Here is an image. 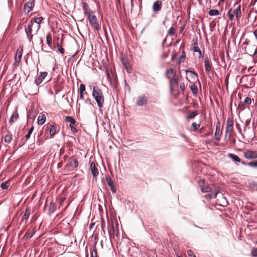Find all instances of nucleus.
<instances>
[{
  "label": "nucleus",
  "mask_w": 257,
  "mask_h": 257,
  "mask_svg": "<svg viewBox=\"0 0 257 257\" xmlns=\"http://www.w3.org/2000/svg\"><path fill=\"white\" fill-rule=\"evenodd\" d=\"M56 209L55 204L53 202H51L49 206L48 214L51 215L54 213Z\"/></svg>",
  "instance_id": "23"
},
{
  "label": "nucleus",
  "mask_w": 257,
  "mask_h": 257,
  "mask_svg": "<svg viewBox=\"0 0 257 257\" xmlns=\"http://www.w3.org/2000/svg\"><path fill=\"white\" fill-rule=\"evenodd\" d=\"M208 14L211 16H217L220 14V12L217 10H210L208 12Z\"/></svg>",
  "instance_id": "31"
},
{
  "label": "nucleus",
  "mask_w": 257,
  "mask_h": 257,
  "mask_svg": "<svg viewBox=\"0 0 257 257\" xmlns=\"http://www.w3.org/2000/svg\"><path fill=\"white\" fill-rule=\"evenodd\" d=\"M228 156L229 158H231L233 161L236 162H240V159L236 155L234 154L229 153L228 154Z\"/></svg>",
  "instance_id": "26"
},
{
  "label": "nucleus",
  "mask_w": 257,
  "mask_h": 257,
  "mask_svg": "<svg viewBox=\"0 0 257 257\" xmlns=\"http://www.w3.org/2000/svg\"><path fill=\"white\" fill-rule=\"evenodd\" d=\"M85 90V86L84 84H81L79 87L80 93H84Z\"/></svg>",
  "instance_id": "48"
},
{
  "label": "nucleus",
  "mask_w": 257,
  "mask_h": 257,
  "mask_svg": "<svg viewBox=\"0 0 257 257\" xmlns=\"http://www.w3.org/2000/svg\"><path fill=\"white\" fill-rule=\"evenodd\" d=\"M186 53H185V51H183L182 52V54L178 58V63H180L181 60L182 59H184V58H186Z\"/></svg>",
  "instance_id": "42"
},
{
  "label": "nucleus",
  "mask_w": 257,
  "mask_h": 257,
  "mask_svg": "<svg viewBox=\"0 0 257 257\" xmlns=\"http://www.w3.org/2000/svg\"><path fill=\"white\" fill-rule=\"evenodd\" d=\"M106 181L108 184V185L110 187L111 190L113 193H116V189L114 185L113 181L111 178L109 176H106Z\"/></svg>",
  "instance_id": "12"
},
{
  "label": "nucleus",
  "mask_w": 257,
  "mask_h": 257,
  "mask_svg": "<svg viewBox=\"0 0 257 257\" xmlns=\"http://www.w3.org/2000/svg\"><path fill=\"white\" fill-rule=\"evenodd\" d=\"M244 102L248 105L250 104L251 103V98L249 97H245L244 100Z\"/></svg>",
  "instance_id": "49"
},
{
  "label": "nucleus",
  "mask_w": 257,
  "mask_h": 257,
  "mask_svg": "<svg viewBox=\"0 0 257 257\" xmlns=\"http://www.w3.org/2000/svg\"><path fill=\"white\" fill-rule=\"evenodd\" d=\"M220 192V188L219 187L215 188L213 190L212 189V191L210 192L211 194L213 195L214 198H216L217 195Z\"/></svg>",
  "instance_id": "38"
},
{
  "label": "nucleus",
  "mask_w": 257,
  "mask_h": 257,
  "mask_svg": "<svg viewBox=\"0 0 257 257\" xmlns=\"http://www.w3.org/2000/svg\"><path fill=\"white\" fill-rule=\"evenodd\" d=\"M46 121V116L44 114L40 115L37 119V122L39 125L43 124Z\"/></svg>",
  "instance_id": "25"
},
{
  "label": "nucleus",
  "mask_w": 257,
  "mask_h": 257,
  "mask_svg": "<svg viewBox=\"0 0 257 257\" xmlns=\"http://www.w3.org/2000/svg\"><path fill=\"white\" fill-rule=\"evenodd\" d=\"M162 6V2L160 1H157L153 5V10L154 12H158L161 9Z\"/></svg>",
  "instance_id": "18"
},
{
  "label": "nucleus",
  "mask_w": 257,
  "mask_h": 257,
  "mask_svg": "<svg viewBox=\"0 0 257 257\" xmlns=\"http://www.w3.org/2000/svg\"><path fill=\"white\" fill-rule=\"evenodd\" d=\"M147 98L145 94L139 96L137 98L136 103L139 106H143L147 104Z\"/></svg>",
  "instance_id": "7"
},
{
  "label": "nucleus",
  "mask_w": 257,
  "mask_h": 257,
  "mask_svg": "<svg viewBox=\"0 0 257 257\" xmlns=\"http://www.w3.org/2000/svg\"><path fill=\"white\" fill-rule=\"evenodd\" d=\"M12 140V135L11 134L6 135L4 137V141L6 143H10Z\"/></svg>",
  "instance_id": "37"
},
{
  "label": "nucleus",
  "mask_w": 257,
  "mask_h": 257,
  "mask_svg": "<svg viewBox=\"0 0 257 257\" xmlns=\"http://www.w3.org/2000/svg\"><path fill=\"white\" fill-rule=\"evenodd\" d=\"M34 127L33 126H32L31 127V128L29 129L28 134L25 136V138L26 139V140H28V139H29L31 135L32 134V133H33V132L34 131Z\"/></svg>",
  "instance_id": "39"
},
{
  "label": "nucleus",
  "mask_w": 257,
  "mask_h": 257,
  "mask_svg": "<svg viewBox=\"0 0 257 257\" xmlns=\"http://www.w3.org/2000/svg\"><path fill=\"white\" fill-rule=\"evenodd\" d=\"M170 84L171 85V91H173L172 86L174 85L177 86L178 84V81L177 78H175L174 77L170 81Z\"/></svg>",
  "instance_id": "32"
},
{
  "label": "nucleus",
  "mask_w": 257,
  "mask_h": 257,
  "mask_svg": "<svg viewBox=\"0 0 257 257\" xmlns=\"http://www.w3.org/2000/svg\"><path fill=\"white\" fill-rule=\"evenodd\" d=\"M244 156L248 159H254L257 158V154L254 152H248L244 154Z\"/></svg>",
  "instance_id": "19"
},
{
  "label": "nucleus",
  "mask_w": 257,
  "mask_h": 257,
  "mask_svg": "<svg viewBox=\"0 0 257 257\" xmlns=\"http://www.w3.org/2000/svg\"><path fill=\"white\" fill-rule=\"evenodd\" d=\"M78 166V162L76 159L70 157L65 166V169L73 171Z\"/></svg>",
  "instance_id": "2"
},
{
  "label": "nucleus",
  "mask_w": 257,
  "mask_h": 257,
  "mask_svg": "<svg viewBox=\"0 0 257 257\" xmlns=\"http://www.w3.org/2000/svg\"><path fill=\"white\" fill-rule=\"evenodd\" d=\"M34 23L33 20H31L28 23L27 27H26L25 28V31L27 35V38L29 42L32 41L33 39V35L32 34V28L33 26Z\"/></svg>",
  "instance_id": "5"
},
{
  "label": "nucleus",
  "mask_w": 257,
  "mask_h": 257,
  "mask_svg": "<svg viewBox=\"0 0 257 257\" xmlns=\"http://www.w3.org/2000/svg\"><path fill=\"white\" fill-rule=\"evenodd\" d=\"M18 117H19V114L17 112V111H16V112L14 113L12 115V116L10 118V119L9 120V123L12 124L15 121V119H17Z\"/></svg>",
  "instance_id": "27"
},
{
  "label": "nucleus",
  "mask_w": 257,
  "mask_h": 257,
  "mask_svg": "<svg viewBox=\"0 0 257 257\" xmlns=\"http://www.w3.org/2000/svg\"><path fill=\"white\" fill-rule=\"evenodd\" d=\"M204 66L207 73H209L211 71V63L208 57L204 60Z\"/></svg>",
  "instance_id": "16"
},
{
  "label": "nucleus",
  "mask_w": 257,
  "mask_h": 257,
  "mask_svg": "<svg viewBox=\"0 0 257 257\" xmlns=\"http://www.w3.org/2000/svg\"><path fill=\"white\" fill-rule=\"evenodd\" d=\"M91 172L93 177H96L98 175V170L94 163H91L90 165Z\"/></svg>",
  "instance_id": "14"
},
{
  "label": "nucleus",
  "mask_w": 257,
  "mask_h": 257,
  "mask_svg": "<svg viewBox=\"0 0 257 257\" xmlns=\"http://www.w3.org/2000/svg\"><path fill=\"white\" fill-rule=\"evenodd\" d=\"M36 231L35 228H34L31 232H30L27 231L23 236V238L25 240H29L35 234Z\"/></svg>",
  "instance_id": "17"
},
{
  "label": "nucleus",
  "mask_w": 257,
  "mask_h": 257,
  "mask_svg": "<svg viewBox=\"0 0 257 257\" xmlns=\"http://www.w3.org/2000/svg\"><path fill=\"white\" fill-rule=\"evenodd\" d=\"M204 197L207 200H210L212 198H214L213 195L211 193L205 195Z\"/></svg>",
  "instance_id": "53"
},
{
  "label": "nucleus",
  "mask_w": 257,
  "mask_h": 257,
  "mask_svg": "<svg viewBox=\"0 0 257 257\" xmlns=\"http://www.w3.org/2000/svg\"><path fill=\"white\" fill-rule=\"evenodd\" d=\"M46 41H47V45L49 46H50V47H51V46H52V37H51V35L50 33H49L47 35Z\"/></svg>",
  "instance_id": "33"
},
{
  "label": "nucleus",
  "mask_w": 257,
  "mask_h": 257,
  "mask_svg": "<svg viewBox=\"0 0 257 257\" xmlns=\"http://www.w3.org/2000/svg\"><path fill=\"white\" fill-rule=\"evenodd\" d=\"M185 47V44L184 43H182L180 45V49H182L184 48Z\"/></svg>",
  "instance_id": "63"
},
{
  "label": "nucleus",
  "mask_w": 257,
  "mask_h": 257,
  "mask_svg": "<svg viewBox=\"0 0 257 257\" xmlns=\"http://www.w3.org/2000/svg\"><path fill=\"white\" fill-rule=\"evenodd\" d=\"M107 228H108V231L110 237L111 238V235H112V234H111V229L110 225L109 222H108V225ZM111 228H112V231H113V236H118L119 235L118 223V222L116 220L115 221V226H114V224L113 223L112 224Z\"/></svg>",
  "instance_id": "4"
},
{
  "label": "nucleus",
  "mask_w": 257,
  "mask_h": 257,
  "mask_svg": "<svg viewBox=\"0 0 257 257\" xmlns=\"http://www.w3.org/2000/svg\"><path fill=\"white\" fill-rule=\"evenodd\" d=\"M91 257H98L97 256V250L95 247H94L91 251Z\"/></svg>",
  "instance_id": "44"
},
{
  "label": "nucleus",
  "mask_w": 257,
  "mask_h": 257,
  "mask_svg": "<svg viewBox=\"0 0 257 257\" xmlns=\"http://www.w3.org/2000/svg\"><path fill=\"white\" fill-rule=\"evenodd\" d=\"M251 255L253 257H257V248H253L251 252Z\"/></svg>",
  "instance_id": "47"
},
{
  "label": "nucleus",
  "mask_w": 257,
  "mask_h": 257,
  "mask_svg": "<svg viewBox=\"0 0 257 257\" xmlns=\"http://www.w3.org/2000/svg\"><path fill=\"white\" fill-rule=\"evenodd\" d=\"M92 97L97 102L99 108L103 107L104 102V97L102 90L98 87L94 86L93 87Z\"/></svg>",
  "instance_id": "1"
},
{
  "label": "nucleus",
  "mask_w": 257,
  "mask_h": 257,
  "mask_svg": "<svg viewBox=\"0 0 257 257\" xmlns=\"http://www.w3.org/2000/svg\"><path fill=\"white\" fill-rule=\"evenodd\" d=\"M168 34H169L171 36H173L175 34V30L174 29V28L173 27H171L169 29V31H168Z\"/></svg>",
  "instance_id": "50"
},
{
  "label": "nucleus",
  "mask_w": 257,
  "mask_h": 257,
  "mask_svg": "<svg viewBox=\"0 0 257 257\" xmlns=\"http://www.w3.org/2000/svg\"><path fill=\"white\" fill-rule=\"evenodd\" d=\"M85 102L86 103H88V104H89L92 105V103L91 102V100H90V99H89V98H87V99H86L85 100Z\"/></svg>",
  "instance_id": "58"
},
{
  "label": "nucleus",
  "mask_w": 257,
  "mask_h": 257,
  "mask_svg": "<svg viewBox=\"0 0 257 257\" xmlns=\"http://www.w3.org/2000/svg\"><path fill=\"white\" fill-rule=\"evenodd\" d=\"M82 5L84 13L86 16L93 14V11L90 9L88 5L86 2H82Z\"/></svg>",
  "instance_id": "13"
},
{
  "label": "nucleus",
  "mask_w": 257,
  "mask_h": 257,
  "mask_svg": "<svg viewBox=\"0 0 257 257\" xmlns=\"http://www.w3.org/2000/svg\"><path fill=\"white\" fill-rule=\"evenodd\" d=\"M198 185L199 186L201 191L204 193H209L212 191V188L208 184H205L204 180L200 179L198 181Z\"/></svg>",
  "instance_id": "6"
},
{
  "label": "nucleus",
  "mask_w": 257,
  "mask_h": 257,
  "mask_svg": "<svg viewBox=\"0 0 257 257\" xmlns=\"http://www.w3.org/2000/svg\"><path fill=\"white\" fill-rule=\"evenodd\" d=\"M187 252L189 257H196L194 252L192 250H188Z\"/></svg>",
  "instance_id": "52"
},
{
  "label": "nucleus",
  "mask_w": 257,
  "mask_h": 257,
  "mask_svg": "<svg viewBox=\"0 0 257 257\" xmlns=\"http://www.w3.org/2000/svg\"><path fill=\"white\" fill-rule=\"evenodd\" d=\"M190 89L192 91V92L194 95H197L198 93V88L195 85L193 84L190 86Z\"/></svg>",
  "instance_id": "30"
},
{
  "label": "nucleus",
  "mask_w": 257,
  "mask_h": 257,
  "mask_svg": "<svg viewBox=\"0 0 257 257\" xmlns=\"http://www.w3.org/2000/svg\"><path fill=\"white\" fill-rule=\"evenodd\" d=\"M170 52V51L168 50L167 52H166V53H164L163 54H162V57L163 58H166L167 57H168L169 56V53Z\"/></svg>",
  "instance_id": "56"
},
{
  "label": "nucleus",
  "mask_w": 257,
  "mask_h": 257,
  "mask_svg": "<svg viewBox=\"0 0 257 257\" xmlns=\"http://www.w3.org/2000/svg\"><path fill=\"white\" fill-rule=\"evenodd\" d=\"M47 72H41L40 73L39 76L35 80V83L36 85L39 86L43 81V79L47 76Z\"/></svg>",
  "instance_id": "9"
},
{
  "label": "nucleus",
  "mask_w": 257,
  "mask_h": 257,
  "mask_svg": "<svg viewBox=\"0 0 257 257\" xmlns=\"http://www.w3.org/2000/svg\"><path fill=\"white\" fill-rule=\"evenodd\" d=\"M30 214V209L29 208H27L22 218L21 223L24 222L25 224L26 223Z\"/></svg>",
  "instance_id": "15"
},
{
  "label": "nucleus",
  "mask_w": 257,
  "mask_h": 257,
  "mask_svg": "<svg viewBox=\"0 0 257 257\" xmlns=\"http://www.w3.org/2000/svg\"><path fill=\"white\" fill-rule=\"evenodd\" d=\"M57 47L58 50L60 53L63 54L64 53V49L61 46H59V44H57Z\"/></svg>",
  "instance_id": "51"
},
{
  "label": "nucleus",
  "mask_w": 257,
  "mask_h": 257,
  "mask_svg": "<svg viewBox=\"0 0 257 257\" xmlns=\"http://www.w3.org/2000/svg\"><path fill=\"white\" fill-rule=\"evenodd\" d=\"M253 56H257V48L255 49L253 54Z\"/></svg>",
  "instance_id": "64"
},
{
  "label": "nucleus",
  "mask_w": 257,
  "mask_h": 257,
  "mask_svg": "<svg viewBox=\"0 0 257 257\" xmlns=\"http://www.w3.org/2000/svg\"><path fill=\"white\" fill-rule=\"evenodd\" d=\"M180 88L182 90H184V89H185V84L184 83H181L180 85Z\"/></svg>",
  "instance_id": "57"
},
{
  "label": "nucleus",
  "mask_w": 257,
  "mask_h": 257,
  "mask_svg": "<svg viewBox=\"0 0 257 257\" xmlns=\"http://www.w3.org/2000/svg\"><path fill=\"white\" fill-rule=\"evenodd\" d=\"M70 127L71 130L72 132H73V133L77 132V131H78L75 128V126H73V125H70Z\"/></svg>",
  "instance_id": "55"
},
{
  "label": "nucleus",
  "mask_w": 257,
  "mask_h": 257,
  "mask_svg": "<svg viewBox=\"0 0 257 257\" xmlns=\"http://www.w3.org/2000/svg\"><path fill=\"white\" fill-rule=\"evenodd\" d=\"M115 4L117 7H118V5L120 4V0H116Z\"/></svg>",
  "instance_id": "60"
},
{
  "label": "nucleus",
  "mask_w": 257,
  "mask_h": 257,
  "mask_svg": "<svg viewBox=\"0 0 257 257\" xmlns=\"http://www.w3.org/2000/svg\"><path fill=\"white\" fill-rule=\"evenodd\" d=\"M35 4V0L31 1L25 3L24 5V13L28 14L33 9Z\"/></svg>",
  "instance_id": "8"
},
{
  "label": "nucleus",
  "mask_w": 257,
  "mask_h": 257,
  "mask_svg": "<svg viewBox=\"0 0 257 257\" xmlns=\"http://www.w3.org/2000/svg\"><path fill=\"white\" fill-rule=\"evenodd\" d=\"M246 165L250 166V167H252L257 168V160L255 161L247 163L246 164Z\"/></svg>",
  "instance_id": "43"
},
{
  "label": "nucleus",
  "mask_w": 257,
  "mask_h": 257,
  "mask_svg": "<svg viewBox=\"0 0 257 257\" xmlns=\"http://www.w3.org/2000/svg\"><path fill=\"white\" fill-rule=\"evenodd\" d=\"M173 73H174V69L172 68H169L166 72V77L168 79H170L171 78L169 76V75H172V74H173Z\"/></svg>",
  "instance_id": "35"
},
{
  "label": "nucleus",
  "mask_w": 257,
  "mask_h": 257,
  "mask_svg": "<svg viewBox=\"0 0 257 257\" xmlns=\"http://www.w3.org/2000/svg\"><path fill=\"white\" fill-rule=\"evenodd\" d=\"M23 54V48L20 47L18 49L16 55L19 58V60H21Z\"/></svg>",
  "instance_id": "34"
},
{
  "label": "nucleus",
  "mask_w": 257,
  "mask_h": 257,
  "mask_svg": "<svg viewBox=\"0 0 257 257\" xmlns=\"http://www.w3.org/2000/svg\"><path fill=\"white\" fill-rule=\"evenodd\" d=\"M124 81H125V86L126 87H127L128 88V90L130 91V88L129 87L128 84H127L126 81L125 80Z\"/></svg>",
  "instance_id": "61"
},
{
  "label": "nucleus",
  "mask_w": 257,
  "mask_h": 257,
  "mask_svg": "<svg viewBox=\"0 0 257 257\" xmlns=\"http://www.w3.org/2000/svg\"><path fill=\"white\" fill-rule=\"evenodd\" d=\"M79 99H84V93H80Z\"/></svg>",
  "instance_id": "59"
},
{
  "label": "nucleus",
  "mask_w": 257,
  "mask_h": 257,
  "mask_svg": "<svg viewBox=\"0 0 257 257\" xmlns=\"http://www.w3.org/2000/svg\"><path fill=\"white\" fill-rule=\"evenodd\" d=\"M193 50L194 52H198L199 54V56L201 57L202 56V53L200 49V48L198 46L194 47L193 48Z\"/></svg>",
  "instance_id": "45"
},
{
  "label": "nucleus",
  "mask_w": 257,
  "mask_h": 257,
  "mask_svg": "<svg viewBox=\"0 0 257 257\" xmlns=\"http://www.w3.org/2000/svg\"><path fill=\"white\" fill-rule=\"evenodd\" d=\"M121 62L123 65V66L125 67V68L126 69V71L127 72L130 73V68L129 67V64L127 59L124 58V57H121Z\"/></svg>",
  "instance_id": "20"
},
{
  "label": "nucleus",
  "mask_w": 257,
  "mask_h": 257,
  "mask_svg": "<svg viewBox=\"0 0 257 257\" xmlns=\"http://www.w3.org/2000/svg\"><path fill=\"white\" fill-rule=\"evenodd\" d=\"M87 17L91 26L94 29L98 30L99 29V26L96 16L92 14L89 15Z\"/></svg>",
  "instance_id": "3"
},
{
  "label": "nucleus",
  "mask_w": 257,
  "mask_h": 257,
  "mask_svg": "<svg viewBox=\"0 0 257 257\" xmlns=\"http://www.w3.org/2000/svg\"><path fill=\"white\" fill-rule=\"evenodd\" d=\"M221 130H220V122L218 120L216 124V129L215 132V139L217 141H219L220 140Z\"/></svg>",
  "instance_id": "11"
},
{
  "label": "nucleus",
  "mask_w": 257,
  "mask_h": 257,
  "mask_svg": "<svg viewBox=\"0 0 257 257\" xmlns=\"http://www.w3.org/2000/svg\"><path fill=\"white\" fill-rule=\"evenodd\" d=\"M65 120L67 122H69L70 125H74L76 123V120H75V119L72 116H65Z\"/></svg>",
  "instance_id": "24"
},
{
  "label": "nucleus",
  "mask_w": 257,
  "mask_h": 257,
  "mask_svg": "<svg viewBox=\"0 0 257 257\" xmlns=\"http://www.w3.org/2000/svg\"><path fill=\"white\" fill-rule=\"evenodd\" d=\"M43 18L42 17H40L39 18H34L33 20V22L37 23L39 25L41 23L42 21L43 20Z\"/></svg>",
  "instance_id": "40"
},
{
  "label": "nucleus",
  "mask_w": 257,
  "mask_h": 257,
  "mask_svg": "<svg viewBox=\"0 0 257 257\" xmlns=\"http://www.w3.org/2000/svg\"><path fill=\"white\" fill-rule=\"evenodd\" d=\"M185 72L186 73H190V77L192 79H195L198 77L197 74L194 71L187 70Z\"/></svg>",
  "instance_id": "28"
},
{
  "label": "nucleus",
  "mask_w": 257,
  "mask_h": 257,
  "mask_svg": "<svg viewBox=\"0 0 257 257\" xmlns=\"http://www.w3.org/2000/svg\"><path fill=\"white\" fill-rule=\"evenodd\" d=\"M192 126L193 127V130L194 131H196L200 127V124L196 123L195 122H193L192 124Z\"/></svg>",
  "instance_id": "46"
},
{
  "label": "nucleus",
  "mask_w": 257,
  "mask_h": 257,
  "mask_svg": "<svg viewBox=\"0 0 257 257\" xmlns=\"http://www.w3.org/2000/svg\"><path fill=\"white\" fill-rule=\"evenodd\" d=\"M57 125L56 124H51L49 128V134L51 137H52L56 133Z\"/></svg>",
  "instance_id": "21"
},
{
  "label": "nucleus",
  "mask_w": 257,
  "mask_h": 257,
  "mask_svg": "<svg viewBox=\"0 0 257 257\" xmlns=\"http://www.w3.org/2000/svg\"><path fill=\"white\" fill-rule=\"evenodd\" d=\"M233 121L232 118L228 117L226 121V126L225 128L226 134L231 133L232 131Z\"/></svg>",
  "instance_id": "10"
},
{
  "label": "nucleus",
  "mask_w": 257,
  "mask_h": 257,
  "mask_svg": "<svg viewBox=\"0 0 257 257\" xmlns=\"http://www.w3.org/2000/svg\"><path fill=\"white\" fill-rule=\"evenodd\" d=\"M9 186H10V183H9V181H5V182H3L2 183L1 185V187L3 189L6 190L8 188Z\"/></svg>",
  "instance_id": "36"
},
{
  "label": "nucleus",
  "mask_w": 257,
  "mask_h": 257,
  "mask_svg": "<svg viewBox=\"0 0 257 257\" xmlns=\"http://www.w3.org/2000/svg\"><path fill=\"white\" fill-rule=\"evenodd\" d=\"M20 61L21 60H19V58L17 56V55H16L15 57V65L16 66H18Z\"/></svg>",
  "instance_id": "54"
},
{
  "label": "nucleus",
  "mask_w": 257,
  "mask_h": 257,
  "mask_svg": "<svg viewBox=\"0 0 257 257\" xmlns=\"http://www.w3.org/2000/svg\"><path fill=\"white\" fill-rule=\"evenodd\" d=\"M198 114V112L196 110L193 111L192 112H190L188 113V115L187 116V119H193Z\"/></svg>",
  "instance_id": "29"
},
{
  "label": "nucleus",
  "mask_w": 257,
  "mask_h": 257,
  "mask_svg": "<svg viewBox=\"0 0 257 257\" xmlns=\"http://www.w3.org/2000/svg\"><path fill=\"white\" fill-rule=\"evenodd\" d=\"M227 15L230 20L232 21L234 19V15L231 9L228 11L227 13Z\"/></svg>",
  "instance_id": "41"
},
{
  "label": "nucleus",
  "mask_w": 257,
  "mask_h": 257,
  "mask_svg": "<svg viewBox=\"0 0 257 257\" xmlns=\"http://www.w3.org/2000/svg\"><path fill=\"white\" fill-rule=\"evenodd\" d=\"M253 35H254L255 38L257 39V29L254 31Z\"/></svg>",
  "instance_id": "62"
},
{
  "label": "nucleus",
  "mask_w": 257,
  "mask_h": 257,
  "mask_svg": "<svg viewBox=\"0 0 257 257\" xmlns=\"http://www.w3.org/2000/svg\"><path fill=\"white\" fill-rule=\"evenodd\" d=\"M234 15L236 17L237 19H238L241 15V12L240 10V6H238L237 8L232 11Z\"/></svg>",
  "instance_id": "22"
}]
</instances>
